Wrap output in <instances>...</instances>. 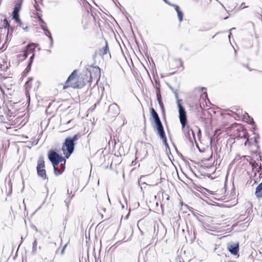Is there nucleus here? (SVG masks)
I'll return each instance as SVG.
<instances>
[{
	"label": "nucleus",
	"instance_id": "c03bdc74",
	"mask_svg": "<svg viewBox=\"0 0 262 262\" xmlns=\"http://www.w3.org/2000/svg\"><path fill=\"white\" fill-rule=\"evenodd\" d=\"M32 228H33V229H34L36 231H38L37 228H36V227L35 226H33Z\"/></svg>",
	"mask_w": 262,
	"mask_h": 262
},
{
	"label": "nucleus",
	"instance_id": "393cba45",
	"mask_svg": "<svg viewBox=\"0 0 262 262\" xmlns=\"http://www.w3.org/2000/svg\"><path fill=\"white\" fill-rule=\"evenodd\" d=\"M37 244V241H36V239H35V241L33 243L32 251V253L33 254H35L36 252Z\"/></svg>",
	"mask_w": 262,
	"mask_h": 262
},
{
	"label": "nucleus",
	"instance_id": "a211bd4d",
	"mask_svg": "<svg viewBox=\"0 0 262 262\" xmlns=\"http://www.w3.org/2000/svg\"><path fill=\"white\" fill-rule=\"evenodd\" d=\"M23 0H19L17 1L14 6L13 12L19 13L22 5Z\"/></svg>",
	"mask_w": 262,
	"mask_h": 262
},
{
	"label": "nucleus",
	"instance_id": "9b49d317",
	"mask_svg": "<svg viewBox=\"0 0 262 262\" xmlns=\"http://www.w3.org/2000/svg\"><path fill=\"white\" fill-rule=\"evenodd\" d=\"M150 112L151 114V116L152 117V119L154 120V121L155 123V125L159 124H161L162 122L159 118V116L158 113L155 110V109L152 107L150 108Z\"/></svg>",
	"mask_w": 262,
	"mask_h": 262
},
{
	"label": "nucleus",
	"instance_id": "f257e3e1",
	"mask_svg": "<svg viewBox=\"0 0 262 262\" xmlns=\"http://www.w3.org/2000/svg\"><path fill=\"white\" fill-rule=\"evenodd\" d=\"M80 135L75 134L73 137H68L66 138L62 146V150L65 157L68 159L73 152L76 142L80 138Z\"/></svg>",
	"mask_w": 262,
	"mask_h": 262
},
{
	"label": "nucleus",
	"instance_id": "f3484780",
	"mask_svg": "<svg viewBox=\"0 0 262 262\" xmlns=\"http://www.w3.org/2000/svg\"><path fill=\"white\" fill-rule=\"evenodd\" d=\"M255 194L257 198L262 196V182L256 187Z\"/></svg>",
	"mask_w": 262,
	"mask_h": 262
},
{
	"label": "nucleus",
	"instance_id": "ddd939ff",
	"mask_svg": "<svg viewBox=\"0 0 262 262\" xmlns=\"http://www.w3.org/2000/svg\"><path fill=\"white\" fill-rule=\"evenodd\" d=\"M91 77L94 76L95 78L99 77L100 76V69L98 67H92L90 71Z\"/></svg>",
	"mask_w": 262,
	"mask_h": 262
},
{
	"label": "nucleus",
	"instance_id": "a878e982",
	"mask_svg": "<svg viewBox=\"0 0 262 262\" xmlns=\"http://www.w3.org/2000/svg\"><path fill=\"white\" fill-rule=\"evenodd\" d=\"M178 16L179 18V20L180 22L183 20V13L181 10L178 11L177 12Z\"/></svg>",
	"mask_w": 262,
	"mask_h": 262
},
{
	"label": "nucleus",
	"instance_id": "e2e57ef3",
	"mask_svg": "<svg viewBox=\"0 0 262 262\" xmlns=\"http://www.w3.org/2000/svg\"><path fill=\"white\" fill-rule=\"evenodd\" d=\"M138 262H140L139 260L138 261Z\"/></svg>",
	"mask_w": 262,
	"mask_h": 262
},
{
	"label": "nucleus",
	"instance_id": "603ef678",
	"mask_svg": "<svg viewBox=\"0 0 262 262\" xmlns=\"http://www.w3.org/2000/svg\"><path fill=\"white\" fill-rule=\"evenodd\" d=\"M64 202L67 204V205L68 206V202L67 201V200H65Z\"/></svg>",
	"mask_w": 262,
	"mask_h": 262
},
{
	"label": "nucleus",
	"instance_id": "7ed1b4c3",
	"mask_svg": "<svg viewBox=\"0 0 262 262\" xmlns=\"http://www.w3.org/2000/svg\"><path fill=\"white\" fill-rule=\"evenodd\" d=\"M177 100V105L179 108V118L180 119V123L182 127L184 128L187 123V118L186 112L185 108L182 105L181 102H182V99H178Z\"/></svg>",
	"mask_w": 262,
	"mask_h": 262
},
{
	"label": "nucleus",
	"instance_id": "5fc2aeb1",
	"mask_svg": "<svg viewBox=\"0 0 262 262\" xmlns=\"http://www.w3.org/2000/svg\"><path fill=\"white\" fill-rule=\"evenodd\" d=\"M70 122H71V120H69V121H68L67 122V124H69V123H70Z\"/></svg>",
	"mask_w": 262,
	"mask_h": 262
},
{
	"label": "nucleus",
	"instance_id": "bf43d9fd",
	"mask_svg": "<svg viewBox=\"0 0 262 262\" xmlns=\"http://www.w3.org/2000/svg\"><path fill=\"white\" fill-rule=\"evenodd\" d=\"M67 192H68V194H69V189H68Z\"/></svg>",
	"mask_w": 262,
	"mask_h": 262
},
{
	"label": "nucleus",
	"instance_id": "2eb2a0df",
	"mask_svg": "<svg viewBox=\"0 0 262 262\" xmlns=\"http://www.w3.org/2000/svg\"><path fill=\"white\" fill-rule=\"evenodd\" d=\"M243 119L246 122L250 124L254 125L255 124L253 119L251 118L249 114L246 112L243 115Z\"/></svg>",
	"mask_w": 262,
	"mask_h": 262
},
{
	"label": "nucleus",
	"instance_id": "4be33fe9",
	"mask_svg": "<svg viewBox=\"0 0 262 262\" xmlns=\"http://www.w3.org/2000/svg\"><path fill=\"white\" fill-rule=\"evenodd\" d=\"M44 34H45V35L48 36L49 37V38L50 39V42H51V43H50V47L51 48L52 47V45H53V38L52 37L51 32H50V31L48 29H44Z\"/></svg>",
	"mask_w": 262,
	"mask_h": 262
},
{
	"label": "nucleus",
	"instance_id": "6e6552de",
	"mask_svg": "<svg viewBox=\"0 0 262 262\" xmlns=\"http://www.w3.org/2000/svg\"><path fill=\"white\" fill-rule=\"evenodd\" d=\"M227 248L231 254L237 255L239 251V243L237 242L228 243Z\"/></svg>",
	"mask_w": 262,
	"mask_h": 262
},
{
	"label": "nucleus",
	"instance_id": "423d86ee",
	"mask_svg": "<svg viewBox=\"0 0 262 262\" xmlns=\"http://www.w3.org/2000/svg\"><path fill=\"white\" fill-rule=\"evenodd\" d=\"M155 232L156 234L153 240H155L156 238V243L158 240L161 241L163 239L166 233V230L164 227H158L157 231H156V228L155 227Z\"/></svg>",
	"mask_w": 262,
	"mask_h": 262
},
{
	"label": "nucleus",
	"instance_id": "c756f323",
	"mask_svg": "<svg viewBox=\"0 0 262 262\" xmlns=\"http://www.w3.org/2000/svg\"><path fill=\"white\" fill-rule=\"evenodd\" d=\"M32 64V63L29 62L26 70H28V71H30L31 69Z\"/></svg>",
	"mask_w": 262,
	"mask_h": 262
},
{
	"label": "nucleus",
	"instance_id": "2f4dec72",
	"mask_svg": "<svg viewBox=\"0 0 262 262\" xmlns=\"http://www.w3.org/2000/svg\"><path fill=\"white\" fill-rule=\"evenodd\" d=\"M34 58V53H33L32 55L30 57V60H29V62L32 63Z\"/></svg>",
	"mask_w": 262,
	"mask_h": 262
},
{
	"label": "nucleus",
	"instance_id": "9d476101",
	"mask_svg": "<svg viewBox=\"0 0 262 262\" xmlns=\"http://www.w3.org/2000/svg\"><path fill=\"white\" fill-rule=\"evenodd\" d=\"M154 127L155 130L157 131V134L160 137L161 139L166 137L162 123L156 125Z\"/></svg>",
	"mask_w": 262,
	"mask_h": 262
},
{
	"label": "nucleus",
	"instance_id": "4d7b16f0",
	"mask_svg": "<svg viewBox=\"0 0 262 262\" xmlns=\"http://www.w3.org/2000/svg\"><path fill=\"white\" fill-rule=\"evenodd\" d=\"M37 15H38V17L39 18L41 17V16L39 14H38Z\"/></svg>",
	"mask_w": 262,
	"mask_h": 262
},
{
	"label": "nucleus",
	"instance_id": "09e8293b",
	"mask_svg": "<svg viewBox=\"0 0 262 262\" xmlns=\"http://www.w3.org/2000/svg\"><path fill=\"white\" fill-rule=\"evenodd\" d=\"M231 35V33L230 32V33H229V34L228 35V37H229V39L230 38Z\"/></svg>",
	"mask_w": 262,
	"mask_h": 262
},
{
	"label": "nucleus",
	"instance_id": "7c9ffc66",
	"mask_svg": "<svg viewBox=\"0 0 262 262\" xmlns=\"http://www.w3.org/2000/svg\"><path fill=\"white\" fill-rule=\"evenodd\" d=\"M34 7H35V8L36 11H41V9H40L38 5L36 4L35 5H34Z\"/></svg>",
	"mask_w": 262,
	"mask_h": 262
},
{
	"label": "nucleus",
	"instance_id": "c85d7f7f",
	"mask_svg": "<svg viewBox=\"0 0 262 262\" xmlns=\"http://www.w3.org/2000/svg\"><path fill=\"white\" fill-rule=\"evenodd\" d=\"M157 99L158 102H160L162 101V96L161 94L156 95Z\"/></svg>",
	"mask_w": 262,
	"mask_h": 262
},
{
	"label": "nucleus",
	"instance_id": "4468645a",
	"mask_svg": "<svg viewBox=\"0 0 262 262\" xmlns=\"http://www.w3.org/2000/svg\"><path fill=\"white\" fill-rule=\"evenodd\" d=\"M155 252L152 250H148L145 253L143 256L145 262L151 260L154 257Z\"/></svg>",
	"mask_w": 262,
	"mask_h": 262
},
{
	"label": "nucleus",
	"instance_id": "473e14b6",
	"mask_svg": "<svg viewBox=\"0 0 262 262\" xmlns=\"http://www.w3.org/2000/svg\"><path fill=\"white\" fill-rule=\"evenodd\" d=\"M245 3H242V4L241 5V6H240V7H239V8H240L241 9H244V8H247V6H245Z\"/></svg>",
	"mask_w": 262,
	"mask_h": 262
},
{
	"label": "nucleus",
	"instance_id": "dca6fc26",
	"mask_svg": "<svg viewBox=\"0 0 262 262\" xmlns=\"http://www.w3.org/2000/svg\"><path fill=\"white\" fill-rule=\"evenodd\" d=\"M105 46L103 47L102 49H100V54L102 56H104L106 54L107 52L109 51L107 41L105 40Z\"/></svg>",
	"mask_w": 262,
	"mask_h": 262
},
{
	"label": "nucleus",
	"instance_id": "de8ad7c7",
	"mask_svg": "<svg viewBox=\"0 0 262 262\" xmlns=\"http://www.w3.org/2000/svg\"><path fill=\"white\" fill-rule=\"evenodd\" d=\"M40 21L41 23H43V24H45V22L43 21V20L41 19H40Z\"/></svg>",
	"mask_w": 262,
	"mask_h": 262
},
{
	"label": "nucleus",
	"instance_id": "37998d69",
	"mask_svg": "<svg viewBox=\"0 0 262 262\" xmlns=\"http://www.w3.org/2000/svg\"><path fill=\"white\" fill-rule=\"evenodd\" d=\"M41 29L43 30V31H44V29H47V28H46L43 25H41Z\"/></svg>",
	"mask_w": 262,
	"mask_h": 262
},
{
	"label": "nucleus",
	"instance_id": "f8f14e48",
	"mask_svg": "<svg viewBox=\"0 0 262 262\" xmlns=\"http://www.w3.org/2000/svg\"><path fill=\"white\" fill-rule=\"evenodd\" d=\"M108 111L115 116L119 113V108L116 103H113L109 106Z\"/></svg>",
	"mask_w": 262,
	"mask_h": 262
},
{
	"label": "nucleus",
	"instance_id": "cd10ccee",
	"mask_svg": "<svg viewBox=\"0 0 262 262\" xmlns=\"http://www.w3.org/2000/svg\"><path fill=\"white\" fill-rule=\"evenodd\" d=\"M170 6H173L174 8V9L177 11V12H178V11L181 10L180 9V7H179V6H178L177 5L171 4Z\"/></svg>",
	"mask_w": 262,
	"mask_h": 262
},
{
	"label": "nucleus",
	"instance_id": "49530a36",
	"mask_svg": "<svg viewBox=\"0 0 262 262\" xmlns=\"http://www.w3.org/2000/svg\"><path fill=\"white\" fill-rule=\"evenodd\" d=\"M204 90H206V88H201V91L202 92H203Z\"/></svg>",
	"mask_w": 262,
	"mask_h": 262
},
{
	"label": "nucleus",
	"instance_id": "1a4fd4ad",
	"mask_svg": "<svg viewBox=\"0 0 262 262\" xmlns=\"http://www.w3.org/2000/svg\"><path fill=\"white\" fill-rule=\"evenodd\" d=\"M77 73L76 71L74 70L69 76L66 82V85L64 86V88L65 89L67 87L71 86L73 88H81L82 87V85L79 86V85H73V84H70V81H71L72 80H73L75 77L76 76Z\"/></svg>",
	"mask_w": 262,
	"mask_h": 262
},
{
	"label": "nucleus",
	"instance_id": "20e7f679",
	"mask_svg": "<svg viewBox=\"0 0 262 262\" xmlns=\"http://www.w3.org/2000/svg\"><path fill=\"white\" fill-rule=\"evenodd\" d=\"M37 175L41 178L43 180L48 179L45 169V164L43 158L40 157L37 161V165L36 167Z\"/></svg>",
	"mask_w": 262,
	"mask_h": 262
},
{
	"label": "nucleus",
	"instance_id": "864d4df0",
	"mask_svg": "<svg viewBox=\"0 0 262 262\" xmlns=\"http://www.w3.org/2000/svg\"><path fill=\"white\" fill-rule=\"evenodd\" d=\"M143 117H144V122H145V117L144 115H143Z\"/></svg>",
	"mask_w": 262,
	"mask_h": 262
},
{
	"label": "nucleus",
	"instance_id": "bb28decb",
	"mask_svg": "<svg viewBox=\"0 0 262 262\" xmlns=\"http://www.w3.org/2000/svg\"><path fill=\"white\" fill-rule=\"evenodd\" d=\"M163 141V143L164 145L165 146L166 148H168L169 149V146L167 143V138L166 137L165 138H164L163 139H161Z\"/></svg>",
	"mask_w": 262,
	"mask_h": 262
},
{
	"label": "nucleus",
	"instance_id": "e433bc0d",
	"mask_svg": "<svg viewBox=\"0 0 262 262\" xmlns=\"http://www.w3.org/2000/svg\"><path fill=\"white\" fill-rule=\"evenodd\" d=\"M167 84L168 88L172 91L173 93H174V91H177L170 84H169L168 83Z\"/></svg>",
	"mask_w": 262,
	"mask_h": 262
},
{
	"label": "nucleus",
	"instance_id": "6e6d98bb",
	"mask_svg": "<svg viewBox=\"0 0 262 262\" xmlns=\"http://www.w3.org/2000/svg\"><path fill=\"white\" fill-rule=\"evenodd\" d=\"M76 262H80V260H79L77 259V260H76Z\"/></svg>",
	"mask_w": 262,
	"mask_h": 262
},
{
	"label": "nucleus",
	"instance_id": "ea45409f",
	"mask_svg": "<svg viewBox=\"0 0 262 262\" xmlns=\"http://www.w3.org/2000/svg\"><path fill=\"white\" fill-rule=\"evenodd\" d=\"M205 97V98H207V93L206 92H204L202 94V97Z\"/></svg>",
	"mask_w": 262,
	"mask_h": 262
},
{
	"label": "nucleus",
	"instance_id": "39448f33",
	"mask_svg": "<svg viewBox=\"0 0 262 262\" xmlns=\"http://www.w3.org/2000/svg\"><path fill=\"white\" fill-rule=\"evenodd\" d=\"M183 132L185 134L186 138L190 142L193 143V141L196 142L195 134L192 129L190 128L189 126H185L183 128Z\"/></svg>",
	"mask_w": 262,
	"mask_h": 262
},
{
	"label": "nucleus",
	"instance_id": "f03ea898",
	"mask_svg": "<svg viewBox=\"0 0 262 262\" xmlns=\"http://www.w3.org/2000/svg\"><path fill=\"white\" fill-rule=\"evenodd\" d=\"M48 156L49 160L51 162L53 167L57 166L60 163L62 162H64V164H66V160L64 158L60 156L54 150H50Z\"/></svg>",
	"mask_w": 262,
	"mask_h": 262
},
{
	"label": "nucleus",
	"instance_id": "052dcab7",
	"mask_svg": "<svg viewBox=\"0 0 262 262\" xmlns=\"http://www.w3.org/2000/svg\"><path fill=\"white\" fill-rule=\"evenodd\" d=\"M259 159L261 160V157L260 156L259 157Z\"/></svg>",
	"mask_w": 262,
	"mask_h": 262
},
{
	"label": "nucleus",
	"instance_id": "412c9836",
	"mask_svg": "<svg viewBox=\"0 0 262 262\" xmlns=\"http://www.w3.org/2000/svg\"><path fill=\"white\" fill-rule=\"evenodd\" d=\"M54 260V256L52 255L46 256L41 257L42 262H53Z\"/></svg>",
	"mask_w": 262,
	"mask_h": 262
},
{
	"label": "nucleus",
	"instance_id": "79ce46f5",
	"mask_svg": "<svg viewBox=\"0 0 262 262\" xmlns=\"http://www.w3.org/2000/svg\"><path fill=\"white\" fill-rule=\"evenodd\" d=\"M64 165H65V164H61V168L60 169H64V168H65V166Z\"/></svg>",
	"mask_w": 262,
	"mask_h": 262
},
{
	"label": "nucleus",
	"instance_id": "58836bf2",
	"mask_svg": "<svg viewBox=\"0 0 262 262\" xmlns=\"http://www.w3.org/2000/svg\"><path fill=\"white\" fill-rule=\"evenodd\" d=\"M173 93L174 94L176 98L177 99H179V95H178V93H177V91H174Z\"/></svg>",
	"mask_w": 262,
	"mask_h": 262
},
{
	"label": "nucleus",
	"instance_id": "5701e85b",
	"mask_svg": "<svg viewBox=\"0 0 262 262\" xmlns=\"http://www.w3.org/2000/svg\"><path fill=\"white\" fill-rule=\"evenodd\" d=\"M12 18L15 21L16 23H19L20 20L19 16V13L12 12Z\"/></svg>",
	"mask_w": 262,
	"mask_h": 262
},
{
	"label": "nucleus",
	"instance_id": "6ab92c4d",
	"mask_svg": "<svg viewBox=\"0 0 262 262\" xmlns=\"http://www.w3.org/2000/svg\"><path fill=\"white\" fill-rule=\"evenodd\" d=\"M4 23V28H7L8 29V33H7V37L8 36V35L9 34L10 29H11V32L13 31V28L10 27L9 23L7 19L5 18L3 20Z\"/></svg>",
	"mask_w": 262,
	"mask_h": 262
},
{
	"label": "nucleus",
	"instance_id": "f704fd0d",
	"mask_svg": "<svg viewBox=\"0 0 262 262\" xmlns=\"http://www.w3.org/2000/svg\"><path fill=\"white\" fill-rule=\"evenodd\" d=\"M0 122L2 123L5 122V118L3 115H0Z\"/></svg>",
	"mask_w": 262,
	"mask_h": 262
},
{
	"label": "nucleus",
	"instance_id": "c9c22d12",
	"mask_svg": "<svg viewBox=\"0 0 262 262\" xmlns=\"http://www.w3.org/2000/svg\"><path fill=\"white\" fill-rule=\"evenodd\" d=\"M160 107L161 108V109L163 111L164 110V104L162 102V101L160 102H158Z\"/></svg>",
	"mask_w": 262,
	"mask_h": 262
},
{
	"label": "nucleus",
	"instance_id": "aec40b11",
	"mask_svg": "<svg viewBox=\"0 0 262 262\" xmlns=\"http://www.w3.org/2000/svg\"><path fill=\"white\" fill-rule=\"evenodd\" d=\"M17 24H19V27L22 28L25 31H28L29 28L30 27L28 23H23L21 21H20V22L18 23Z\"/></svg>",
	"mask_w": 262,
	"mask_h": 262
},
{
	"label": "nucleus",
	"instance_id": "b1692460",
	"mask_svg": "<svg viewBox=\"0 0 262 262\" xmlns=\"http://www.w3.org/2000/svg\"><path fill=\"white\" fill-rule=\"evenodd\" d=\"M53 168H54V174L56 176H59V175L61 174L64 171V169H58L57 168V166L53 167Z\"/></svg>",
	"mask_w": 262,
	"mask_h": 262
},
{
	"label": "nucleus",
	"instance_id": "a19ab883",
	"mask_svg": "<svg viewBox=\"0 0 262 262\" xmlns=\"http://www.w3.org/2000/svg\"><path fill=\"white\" fill-rule=\"evenodd\" d=\"M164 1V2L165 3H166L167 4L169 5H171V3L168 1V0H163Z\"/></svg>",
	"mask_w": 262,
	"mask_h": 262
},
{
	"label": "nucleus",
	"instance_id": "72a5a7b5",
	"mask_svg": "<svg viewBox=\"0 0 262 262\" xmlns=\"http://www.w3.org/2000/svg\"><path fill=\"white\" fill-rule=\"evenodd\" d=\"M159 94H161L160 89L159 86L156 88V95H159Z\"/></svg>",
	"mask_w": 262,
	"mask_h": 262
},
{
	"label": "nucleus",
	"instance_id": "680f3d73",
	"mask_svg": "<svg viewBox=\"0 0 262 262\" xmlns=\"http://www.w3.org/2000/svg\"><path fill=\"white\" fill-rule=\"evenodd\" d=\"M12 36V33H11L10 34V36Z\"/></svg>",
	"mask_w": 262,
	"mask_h": 262
},
{
	"label": "nucleus",
	"instance_id": "3c124183",
	"mask_svg": "<svg viewBox=\"0 0 262 262\" xmlns=\"http://www.w3.org/2000/svg\"><path fill=\"white\" fill-rule=\"evenodd\" d=\"M235 28H231L229 31H231L232 30H235Z\"/></svg>",
	"mask_w": 262,
	"mask_h": 262
},
{
	"label": "nucleus",
	"instance_id": "a18cd8bd",
	"mask_svg": "<svg viewBox=\"0 0 262 262\" xmlns=\"http://www.w3.org/2000/svg\"><path fill=\"white\" fill-rule=\"evenodd\" d=\"M258 166V164H257V163H253V164H252V167H255V166Z\"/></svg>",
	"mask_w": 262,
	"mask_h": 262
},
{
	"label": "nucleus",
	"instance_id": "13d9d810",
	"mask_svg": "<svg viewBox=\"0 0 262 262\" xmlns=\"http://www.w3.org/2000/svg\"><path fill=\"white\" fill-rule=\"evenodd\" d=\"M122 208H124V205H122Z\"/></svg>",
	"mask_w": 262,
	"mask_h": 262
},
{
	"label": "nucleus",
	"instance_id": "4c0bfd02",
	"mask_svg": "<svg viewBox=\"0 0 262 262\" xmlns=\"http://www.w3.org/2000/svg\"><path fill=\"white\" fill-rule=\"evenodd\" d=\"M66 246H67V245H64V246L63 247V248H62L61 251V252H60V253H61V255L63 254L64 252V250H65V248H66Z\"/></svg>",
	"mask_w": 262,
	"mask_h": 262
},
{
	"label": "nucleus",
	"instance_id": "0eeeda50",
	"mask_svg": "<svg viewBox=\"0 0 262 262\" xmlns=\"http://www.w3.org/2000/svg\"><path fill=\"white\" fill-rule=\"evenodd\" d=\"M35 48V43H31L29 44L26 47V49L25 51H24L23 52V53L22 54H20L19 55V58H20V59H21L22 60L26 59L28 56L29 53L34 52Z\"/></svg>",
	"mask_w": 262,
	"mask_h": 262
},
{
	"label": "nucleus",
	"instance_id": "8fccbe9b",
	"mask_svg": "<svg viewBox=\"0 0 262 262\" xmlns=\"http://www.w3.org/2000/svg\"><path fill=\"white\" fill-rule=\"evenodd\" d=\"M201 134V130L200 129H199V131H198V136H199V135Z\"/></svg>",
	"mask_w": 262,
	"mask_h": 262
}]
</instances>
